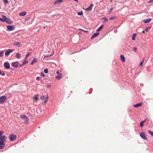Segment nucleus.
Masks as SVG:
<instances>
[{
	"label": "nucleus",
	"mask_w": 153,
	"mask_h": 153,
	"mask_svg": "<svg viewBox=\"0 0 153 153\" xmlns=\"http://www.w3.org/2000/svg\"><path fill=\"white\" fill-rule=\"evenodd\" d=\"M39 96V95L38 94H36L34 96V97L33 98V101L35 102L38 100V97Z\"/></svg>",
	"instance_id": "20"
},
{
	"label": "nucleus",
	"mask_w": 153,
	"mask_h": 153,
	"mask_svg": "<svg viewBox=\"0 0 153 153\" xmlns=\"http://www.w3.org/2000/svg\"><path fill=\"white\" fill-rule=\"evenodd\" d=\"M140 135L142 139L146 140H147V139L146 137V134L144 131L141 132L140 133Z\"/></svg>",
	"instance_id": "3"
},
{
	"label": "nucleus",
	"mask_w": 153,
	"mask_h": 153,
	"mask_svg": "<svg viewBox=\"0 0 153 153\" xmlns=\"http://www.w3.org/2000/svg\"><path fill=\"white\" fill-rule=\"evenodd\" d=\"M147 118H146L144 120L142 121V122H143V123H144L146 120H147Z\"/></svg>",
	"instance_id": "52"
},
{
	"label": "nucleus",
	"mask_w": 153,
	"mask_h": 153,
	"mask_svg": "<svg viewBox=\"0 0 153 153\" xmlns=\"http://www.w3.org/2000/svg\"><path fill=\"white\" fill-rule=\"evenodd\" d=\"M102 20H104L103 21V22H107L108 21V19L106 17H103L101 19Z\"/></svg>",
	"instance_id": "23"
},
{
	"label": "nucleus",
	"mask_w": 153,
	"mask_h": 153,
	"mask_svg": "<svg viewBox=\"0 0 153 153\" xmlns=\"http://www.w3.org/2000/svg\"><path fill=\"white\" fill-rule=\"evenodd\" d=\"M53 53L51 54L50 55L46 56L44 57L43 59H45L46 58L51 56H52L53 55Z\"/></svg>",
	"instance_id": "31"
},
{
	"label": "nucleus",
	"mask_w": 153,
	"mask_h": 153,
	"mask_svg": "<svg viewBox=\"0 0 153 153\" xmlns=\"http://www.w3.org/2000/svg\"><path fill=\"white\" fill-rule=\"evenodd\" d=\"M19 64V62L18 61L13 62L11 63V66L14 68H17Z\"/></svg>",
	"instance_id": "4"
},
{
	"label": "nucleus",
	"mask_w": 153,
	"mask_h": 153,
	"mask_svg": "<svg viewBox=\"0 0 153 153\" xmlns=\"http://www.w3.org/2000/svg\"><path fill=\"white\" fill-rule=\"evenodd\" d=\"M77 14L78 15L82 16L83 15V12L82 11L78 12L77 13Z\"/></svg>",
	"instance_id": "29"
},
{
	"label": "nucleus",
	"mask_w": 153,
	"mask_h": 153,
	"mask_svg": "<svg viewBox=\"0 0 153 153\" xmlns=\"http://www.w3.org/2000/svg\"><path fill=\"white\" fill-rule=\"evenodd\" d=\"M137 34L136 33H134L133 34L132 36V39L134 41L135 40V36Z\"/></svg>",
	"instance_id": "27"
},
{
	"label": "nucleus",
	"mask_w": 153,
	"mask_h": 153,
	"mask_svg": "<svg viewBox=\"0 0 153 153\" xmlns=\"http://www.w3.org/2000/svg\"><path fill=\"white\" fill-rule=\"evenodd\" d=\"M26 13V12L25 11H23L20 13L19 15V16H25Z\"/></svg>",
	"instance_id": "19"
},
{
	"label": "nucleus",
	"mask_w": 153,
	"mask_h": 153,
	"mask_svg": "<svg viewBox=\"0 0 153 153\" xmlns=\"http://www.w3.org/2000/svg\"><path fill=\"white\" fill-rule=\"evenodd\" d=\"M104 26L103 25H101L97 30V32L100 31L103 28Z\"/></svg>",
	"instance_id": "22"
},
{
	"label": "nucleus",
	"mask_w": 153,
	"mask_h": 153,
	"mask_svg": "<svg viewBox=\"0 0 153 153\" xmlns=\"http://www.w3.org/2000/svg\"><path fill=\"white\" fill-rule=\"evenodd\" d=\"M13 45L17 46L18 47H20L21 45V43L19 42H14Z\"/></svg>",
	"instance_id": "11"
},
{
	"label": "nucleus",
	"mask_w": 153,
	"mask_h": 153,
	"mask_svg": "<svg viewBox=\"0 0 153 153\" xmlns=\"http://www.w3.org/2000/svg\"><path fill=\"white\" fill-rule=\"evenodd\" d=\"M41 75L43 77H44L45 76V75L44 74V73L42 72H41Z\"/></svg>",
	"instance_id": "43"
},
{
	"label": "nucleus",
	"mask_w": 153,
	"mask_h": 153,
	"mask_svg": "<svg viewBox=\"0 0 153 153\" xmlns=\"http://www.w3.org/2000/svg\"><path fill=\"white\" fill-rule=\"evenodd\" d=\"M28 61L26 59H24V61L23 62V63L25 65V64L27 63Z\"/></svg>",
	"instance_id": "32"
},
{
	"label": "nucleus",
	"mask_w": 153,
	"mask_h": 153,
	"mask_svg": "<svg viewBox=\"0 0 153 153\" xmlns=\"http://www.w3.org/2000/svg\"><path fill=\"white\" fill-rule=\"evenodd\" d=\"M30 55V53H27V54L26 55V56L25 57V59H27V57L29 56Z\"/></svg>",
	"instance_id": "35"
},
{
	"label": "nucleus",
	"mask_w": 153,
	"mask_h": 153,
	"mask_svg": "<svg viewBox=\"0 0 153 153\" xmlns=\"http://www.w3.org/2000/svg\"><path fill=\"white\" fill-rule=\"evenodd\" d=\"M99 32H97L94 33L91 37V39H93L94 38L97 36L98 35H99Z\"/></svg>",
	"instance_id": "13"
},
{
	"label": "nucleus",
	"mask_w": 153,
	"mask_h": 153,
	"mask_svg": "<svg viewBox=\"0 0 153 153\" xmlns=\"http://www.w3.org/2000/svg\"><path fill=\"white\" fill-rule=\"evenodd\" d=\"M142 105V103L141 102L138 103L133 105V106L136 108L139 107L141 106Z\"/></svg>",
	"instance_id": "16"
},
{
	"label": "nucleus",
	"mask_w": 153,
	"mask_h": 153,
	"mask_svg": "<svg viewBox=\"0 0 153 153\" xmlns=\"http://www.w3.org/2000/svg\"><path fill=\"white\" fill-rule=\"evenodd\" d=\"M4 51H3L0 52V56L2 57L3 56L4 52Z\"/></svg>",
	"instance_id": "34"
},
{
	"label": "nucleus",
	"mask_w": 153,
	"mask_h": 153,
	"mask_svg": "<svg viewBox=\"0 0 153 153\" xmlns=\"http://www.w3.org/2000/svg\"><path fill=\"white\" fill-rule=\"evenodd\" d=\"M62 77V75L61 74H59V76H56V78L58 79L59 80Z\"/></svg>",
	"instance_id": "25"
},
{
	"label": "nucleus",
	"mask_w": 153,
	"mask_h": 153,
	"mask_svg": "<svg viewBox=\"0 0 153 153\" xmlns=\"http://www.w3.org/2000/svg\"><path fill=\"white\" fill-rule=\"evenodd\" d=\"M3 18L2 22H6L8 24H11L13 23V22L10 19L7 18L5 15H1Z\"/></svg>",
	"instance_id": "1"
},
{
	"label": "nucleus",
	"mask_w": 153,
	"mask_h": 153,
	"mask_svg": "<svg viewBox=\"0 0 153 153\" xmlns=\"http://www.w3.org/2000/svg\"><path fill=\"white\" fill-rule=\"evenodd\" d=\"M144 60V59H143L140 63V66L143 65V63Z\"/></svg>",
	"instance_id": "38"
},
{
	"label": "nucleus",
	"mask_w": 153,
	"mask_h": 153,
	"mask_svg": "<svg viewBox=\"0 0 153 153\" xmlns=\"http://www.w3.org/2000/svg\"><path fill=\"white\" fill-rule=\"evenodd\" d=\"M41 83H42V84H43V82H42V80H41Z\"/></svg>",
	"instance_id": "56"
},
{
	"label": "nucleus",
	"mask_w": 153,
	"mask_h": 153,
	"mask_svg": "<svg viewBox=\"0 0 153 153\" xmlns=\"http://www.w3.org/2000/svg\"><path fill=\"white\" fill-rule=\"evenodd\" d=\"M16 136L13 134H11L9 136V138L10 140L13 141L16 139Z\"/></svg>",
	"instance_id": "5"
},
{
	"label": "nucleus",
	"mask_w": 153,
	"mask_h": 153,
	"mask_svg": "<svg viewBox=\"0 0 153 153\" xmlns=\"http://www.w3.org/2000/svg\"><path fill=\"white\" fill-rule=\"evenodd\" d=\"M16 57L18 59H19L20 57V54L19 53H17L16 55Z\"/></svg>",
	"instance_id": "26"
},
{
	"label": "nucleus",
	"mask_w": 153,
	"mask_h": 153,
	"mask_svg": "<svg viewBox=\"0 0 153 153\" xmlns=\"http://www.w3.org/2000/svg\"><path fill=\"white\" fill-rule=\"evenodd\" d=\"M56 74H58V75H59V74H60L59 73V71L58 70L57 71H56Z\"/></svg>",
	"instance_id": "51"
},
{
	"label": "nucleus",
	"mask_w": 153,
	"mask_h": 153,
	"mask_svg": "<svg viewBox=\"0 0 153 153\" xmlns=\"http://www.w3.org/2000/svg\"><path fill=\"white\" fill-rule=\"evenodd\" d=\"M94 6V4H90V6L88 7L87 8L86 10L87 11H90L92 9L93 7Z\"/></svg>",
	"instance_id": "12"
},
{
	"label": "nucleus",
	"mask_w": 153,
	"mask_h": 153,
	"mask_svg": "<svg viewBox=\"0 0 153 153\" xmlns=\"http://www.w3.org/2000/svg\"><path fill=\"white\" fill-rule=\"evenodd\" d=\"M152 20L150 18L147 19L143 21V22L145 23H147L150 22Z\"/></svg>",
	"instance_id": "15"
},
{
	"label": "nucleus",
	"mask_w": 153,
	"mask_h": 153,
	"mask_svg": "<svg viewBox=\"0 0 153 153\" xmlns=\"http://www.w3.org/2000/svg\"><path fill=\"white\" fill-rule=\"evenodd\" d=\"M113 9V7H112L111 8V9H110L109 11V14H110L112 12V10Z\"/></svg>",
	"instance_id": "41"
},
{
	"label": "nucleus",
	"mask_w": 153,
	"mask_h": 153,
	"mask_svg": "<svg viewBox=\"0 0 153 153\" xmlns=\"http://www.w3.org/2000/svg\"><path fill=\"white\" fill-rule=\"evenodd\" d=\"M80 30H82V31L85 32V33H87L88 32V31L87 30H83L82 29H79Z\"/></svg>",
	"instance_id": "49"
},
{
	"label": "nucleus",
	"mask_w": 153,
	"mask_h": 153,
	"mask_svg": "<svg viewBox=\"0 0 153 153\" xmlns=\"http://www.w3.org/2000/svg\"><path fill=\"white\" fill-rule=\"evenodd\" d=\"M4 67L6 69H9L10 68V65L8 62H6L4 64Z\"/></svg>",
	"instance_id": "10"
},
{
	"label": "nucleus",
	"mask_w": 153,
	"mask_h": 153,
	"mask_svg": "<svg viewBox=\"0 0 153 153\" xmlns=\"http://www.w3.org/2000/svg\"><path fill=\"white\" fill-rule=\"evenodd\" d=\"M3 134V131H2L0 130V137L2 136Z\"/></svg>",
	"instance_id": "40"
},
{
	"label": "nucleus",
	"mask_w": 153,
	"mask_h": 153,
	"mask_svg": "<svg viewBox=\"0 0 153 153\" xmlns=\"http://www.w3.org/2000/svg\"><path fill=\"white\" fill-rule=\"evenodd\" d=\"M44 71L45 73L46 74H48V70L47 68H45L44 70Z\"/></svg>",
	"instance_id": "33"
},
{
	"label": "nucleus",
	"mask_w": 153,
	"mask_h": 153,
	"mask_svg": "<svg viewBox=\"0 0 153 153\" xmlns=\"http://www.w3.org/2000/svg\"><path fill=\"white\" fill-rule=\"evenodd\" d=\"M4 143L0 141V149H3L5 146Z\"/></svg>",
	"instance_id": "14"
},
{
	"label": "nucleus",
	"mask_w": 153,
	"mask_h": 153,
	"mask_svg": "<svg viewBox=\"0 0 153 153\" xmlns=\"http://www.w3.org/2000/svg\"><path fill=\"white\" fill-rule=\"evenodd\" d=\"M133 50L134 52H136L137 51V48L136 47H134L133 48Z\"/></svg>",
	"instance_id": "45"
},
{
	"label": "nucleus",
	"mask_w": 153,
	"mask_h": 153,
	"mask_svg": "<svg viewBox=\"0 0 153 153\" xmlns=\"http://www.w3.org/2000/svg\"><path fill=\"white\" fill-rule=\"evenodd\" d=\"M149 132L152 136L153 137V131H151L150 130H149Z\"/></svg>",
	"instance_id": "37"
},
{
	"label": "nucleus",
	"mask_w": 153,
	"mask_h": 153,
	"mask_svg": "<svg viewBox=\"0 0 153 153\" xmlns=\"http://www.w3.org/2000/svg\"><path fill=\"white\" fill-rule=\"evenodd\" d=\"M45 97V96H42L40 97V99L42 100Z\"/></svg>",
	"instance_id": "47"
},
{
	"label": "nucleus",
	"mask_w": 153,
	"mask_h": 153,
	"mask_svg": "<svg viewBox=\"0 0 153 153\" xmlns=\"http://www.w3.org/2000/svg\"><path fill=\"white\" fill-rule=\"evenodd\" d=\"M13 52V50L11 49L7 50L5 52V55L6 56H9L10 53Z\"/></svg>",
	"instance_id": "8"
},
{
	"label": "nucleus",
	"mask_w": 153,
	"mask_h": 153,
	"mask_svg": "<svg viewBox=\"0 0 153 153\" xmlns=\"http://www.w3.org/2000/svg\"><path fill=\"white\" fill-rule=\"evenodd\" d=\"M143 122H142V121L140 123V126L142 127L143 126Z\"/></svg>",
	"instance_id": "36"
},
{
	"label": "nucleus",
	"mask_w": 153,
	"mask_h": 153,
	"mask_svg": "<svg viewBox=\"0 0 153 153\" xmlns=\"http://www.w3.org/2000/svg\"><path fill=\"white\" fill-rule=\"evenodd\" d=\"M62 0H58L56 1L54 3V5H56V4H59L60 3L62 2Z\"/></svg>",
	"instance_id": "17"
},
{
	"label": "nucleus",
	"mask_w": 153,
	"mask_h": 153,
	"mask_svg": "<svg viewBox=\"0 0 153 153\" xmlns=\"http://www.w3.org/2000/svg\"><path fill=\"white\" fill-rule=\"evenodd\" d=\"M40 77H39V76H38V77H37L36 78V80H39L40 79Z\"/></svg>",
	"instance_id": "44"
},
{
	"label": "nucleus",
	"mask_w": 153,
	"mask_h": 153,
	"mask_svg": "<svg viewBox=\"0 0 153 153\" xmlns=\"http://www.w3.org/2000/svg\"><path fill=\"white\" fill-rule=\"evenodd\" d=\"M116 18V17L115 16H113L111 17L110 19V20H111L113 19H115Z\"/></svg>",
	"instance_id": "42"
},
{
	"label": "nucleus",
	"mask_w": 153,
	"mask_h": 153,
	"mask_svg": "<svg viewBox=\"0 0 153 153\" xmlns=\"http://www.w3.org/2000/svg\"><path fill=\"white\" fill-rule=\"evenodd\" d=\"M145 31H144V30H143V31H142V33H145Z\"/></svg>",
	"instance_id": "55"
},
{
	"label": "nucleus",
	"mask_w": 153,
	"mask_h": 153,
	"mask_svg": "<svg viewBox=\"0 0 153 153\" xmlns=\"http://www.w3.org/2000/svg\"><path fill=\"white\" fill-rule=\"evenodd\" d=\"M5 75V74L4 72H3L2 73V71L1 70H0V75L2 76H4Z\"/></svg>",
	"instance_id": "30"
},
{
	"label": "nucleus",
	"mask_w": 153,
	"mask_h": 153,
	"mask_svg": "<svg viewBox=\"0 0 153 153\" xmlns=\"http://www.w3.org/2000/svg\"><path fill=\"white\" fill-rule=\"evenodd\" d=\"M51 85L50 84V85H47V88H50V87H51Z\"/></svg>",
	"instance_id": "48"
},
{
	"label": "nucleus",
	"mask_w": 153,
	"mask_h": 153,
	"mask_svg": "<svg viewBox=\"0 0 153 153\" xmlns=\"http://www.w3.org/2000/svg\"><path fill=\"white\" fill-rule=\"evenodd\" d=\"M151 27L150 26L147 27H146L145 30V31H146V32H148L149 30V29H151Z\"/></svg>",
	"instance_id": "28"
},
{
	"label": "nucleus",
	"mask_w": 153,
	"mask_h": 153,
	"mask_svg": "<svg viewBox=\"0 0 153 153\" xmlns=\"http://www.w3.org/2000/svg\"><path fill=\"white\" fill-rule=\"evenodd\" d=\"M2 19H2V18H0V21H1V22H2Z\"/></svg>",
	"instance_id": "53"
},
{
	"label": "nucleus",
	"mask_w": 153,
	"mask_h": 153,
	"mask_svg": "<svg viewBox=\"0 0 153 153\" xmlns=\"http://www.w3.org/2000/svg\"><path fill=\"white\" fill-rule=\"evenodd\" d=\"M74 1H76L77 3L78 2V0H74Z\"/></svg>",
	"instance_id": "54"
},
{
	"label": "nucleus",
	"mask_w": 153,
	"mask_h": 153,
	"mask_svg": "<svg viewBox=\"0 0 153 153\" xmlns=\"http://www.w3.org/2000/svg\"><path fill=\"white\" fill-rule=\"evenodd\" d=\"M6 100V97L5 96H3L0 97V103H3L5 102Z\"/></svg>",
	"instance_id": "7"
},
{
	"label": "nucleus",
	"mask_w": 153,
	"mask_h": 153,
	"mask_svg": "<svg viewBox=\"0 0 153 153\" xmlns=\"http://www.w3.org/2000/svg\"><path fill=\"white\" fill-rule=\"evenodd\" d=\"M7 31H10L14 30L15 28V27L13 26H11L10 25H8L7 26Z\"/></svg>",
	"instance_id": "6"
},
{
	"label": "nucleus",
	"mask_w": 153,
	"mask_h": 153,
	"mask_svg": "<svg viewBox=\"0 0 153 153\" xmlns=\"http://www.w3.org/2000/svg\"><path fill=\"white\" fill-rule=\"evenodd\" d=\"M7 138V137L5 135H2L0 137V141L4 143L6 141V139Z\"/></svg>",
	"instance_id": "9"
},
{
	"label": "nucleus",
	"mask_w": 153,
	"mask_h": 153,
	"mask_svg": "<svg viewBox=\"0 0 153 153\" xmlns=\"http://www.w3.org/2000/svg\"><path fill=\"white\" fill-rule=\"evenodd\" d=\"M48 101V95H47V97L44 99V100L43 102L45 104Z\"/></svg>",
	"instance_id": "24"
},
{
	"label": "nucleus",
	"mask_w": 153,
	"mask_h": 153,
	"mask_svg": "<svg viewBox=\"0 0 153 153\" xmlns=\"http://www.w3.org/2000/svg\"><path fill=\"white\" fill-rule=\"evenodd\" d=\"M3 1L6 4L8 3V1L7 0H3Z\"/></svg>",
	"instance_id": "39"
},
{
	"label": "nucleus",
	"mask_w": 153,
	"mask_h": 153,
	"mask_svg": "<svg viewBox=\"0 0 153 153\" xmlns=\"http://www.w3.org/2000/svg\"><path fill=\"white\" fill-rule=\"evenodd\" d=\"M153 3V0H149V1L148 2V3Z\"/></svg>",
	"instance_id": "46"
},
{
	"label": "nucleus",
	"mask_w": 153,
	"mask_h": 153,
	"mask_svg": "<svg viewBox=\"0 0 153 153\" xmlns=\"http://www.w3.org/2000/svg\"><path fill=\"white\" fill-rule=\"evenodd\" d=\"M20 117L23 120L25 124H27L28 123L29 119L28 117L25 115H20Z\"/></svg>",
	"instance_id": "2"
},
{
	"label": "nucleus",
	"mask_w": 153,
	"mask_h": 153,
	"mask_svg": "<svg viewBox=\"0 0 153 153\" xmlns=\"http://www.w3.org/2000/svg\"><path fill=\"white\" fill-rule=\"evenodd\" d=\"M37 62V59L36 58L34 57V58L32 60L31 64V65H33L34 63H36Z\"/></svg>",
	"instance_id": "18"
},
{
	"label": "nucleus",
	"mask_w": 153,
	"mask_h": 153,
	"mask_svg": "<svg viewBox=\"0 0 153 153\" xmlns=\"http://www.w3.org/2000/svg\"><path fill=\"white\" fill-rule=\"evenodd\" d=\"M24 65L22 63V64H21L20 65L19 67H22Z\"/></svg>",
	"instance_id": "50"
},
{
	"label": "nucleus",
	"mask_w": 153,
	"mask_h": 153,
	"mask_svg": "<svg viewBox=\"0 0 153 153\" xmlns=\"http://www.w3.org/2000/svg\"><path fill=\"white\" fill-rule=\"evenodd\" d=\"M120 59L123 62H124L125 61V58L124 56L123 55H121L120 56Z\"/></svg>",
	"instance_id": "21"
}]
</instances>
